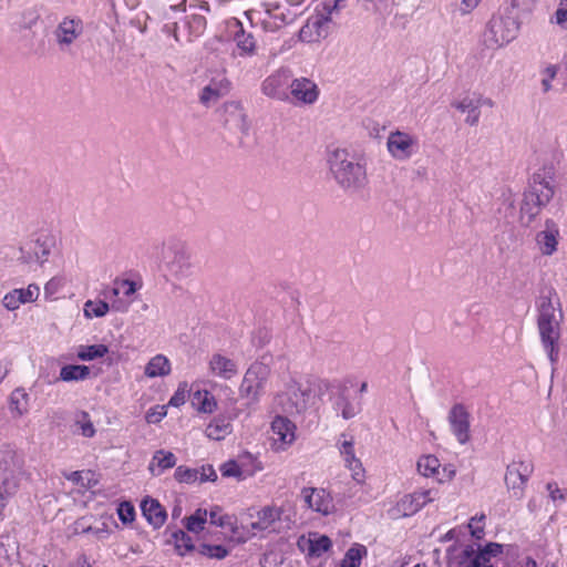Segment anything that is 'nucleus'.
<instances>
[{
  "mask_svg": "<svg viewBox=\"0 0 567 567\" xmlns=\"http://www.w3.org/2000/svg\"><path fill=\"white\" fill-rule=\"evenodd\" d=\"M220 507L215 506L209 512V519L212 525H216L218 527H225L226 526V518L227 516L219 515Z\"/></svg>",
  "mask_w": 567,
  "mask_h": 567,
  "instance_id": "56",
  "label": "nucleus"
},
{
  "mask_svg": "<svg viewBox=\"0 0 567 567\" xmlns=\"http://www.w3.org/2000/svg\"><path fill=\"white\" fill-rule=\"evenodd\" d=\"M447 419L458 443H467L470 441V413L462 403L454 404Z\"/></svg>",
  "mask_w": 567,
  "mask_h": 567,
  "instance_id": "13",
  "label": "nucleus"
},
{
  "mask_svg": "<svg viewBox=\"0 0 567 567\" xmlns=\"http://www.w3.org/2000/svg\"><path fill=\"white\" fill-rule=\"evenodd\" d=\"M166 415V412L164 411V406L161 408L159 411L151 409L146 413V421L147 423H157L159 422L164 416Z\"/></svg>",
  "mask_w": 567,
  "mask_h": 567,
  "instance_id": "61",
  "label": "nucleus"
},
{
  "mask_svg": "<svg viewBox=\"0 0 567 567\" xmlns=\"http://www.w3.org/2000/svg\"><path fill=\"white\" fill-rule=\"evenodd\" d=\"M198 553L208 558L224 559L228 556L229 550L223 545L200 544L197 548Z\"/></svg>",
  "mask_w": 567,
  "mask_h": 567,
  "instance_id": "44",
  "label": "nucleus"
},
{
  "mask_svg": "<svg viewBox=\"0 0 567 567\" xmlns=\"http://www.w3.org/2000/svg\"><path fill=\"white\" fill-rule=\"evenodd\" d=\"M239 30L236 32L234 40L240 56H251L256 53V41L251 33H247L241 25V22L236 20Z\"/></svg>",
  "mask_w": 567,
  "mask_h": 567,
  "instance_id": "29",
  "label": "nucleus"
},
{
  "mask_svg": "<svg viewBox=\"0 0 567 567\" xmlns=\"http://www.w3.org/2000/svg\"><path fill=\"white\" fill-rule=\"evenodd\" d=\"M220 472L224 477H237L238 480H241L244 477L243 470L234 460L224 463L220 466Z\"/></svg>",
  "mask_w": 567,
  "mask_h": 567,
  "instance_id": "48",
  "label": "nucleus"
},
{
  "mask_svg": "<svg viewBox=\"0 0 567 567\" xmlns=\"http://www.w3.org/2000/svg\"><path fill=\"white\" fill-rule=\"evenodd\" d=\"M271 430L284 444H291L295 440L296 425L287 416L277 415L271 422Z\"/></svg>",
  "mask_w": 567,
  "mask_h": 567,
  "instance_id": "24",
  "label": "nucleus"
},
{
  "mask_svg": "<svg viewBox=\"0 0 567 567\" xmlns=\"http://www.w3.org/2000/svg\"><path fill=\"white\" fill-rule=\"evenodd\" d=\"M185 386H186V384L183 388L181 385L178 386V389L176 390V392L173 394V396L171 398V400L168 402L169 405L178 408L185 403V401H186Z\"/></svg>",
  "mask_w": 567,
  "mask_h": 567,
  "instance_id": "55",
  "label": "nucleus"
},
{
  "mask_svg": "<svg viewBox=\"0 0 567 567\" xmlns=\"http://www.w3.org/2000/svg\"><path fill=\"white\" fill-rule=\"evenodd\" d=\"M198 471L186 466H178L174 473V477L179 483H194L197 480Z\"/></svg>",
  "mask_w": 567,
  "mask_h": 567,
  "instance_id": "47",
  "label": "nucleus"
},
{
  "mask_svg": "<svg viewBox=\"0 0 567 567\" xmlns=\"http://www.w3.org/2000/svg\"><path fill=\"white\" fill-rule=\"evenodd\" d=\"M171 363L163 354L153 357L145 367V375L148 378L164 377L169 374Z\"/></svg>",
  "mask_w": 567,
  "mask_h": 567,
  "instance_id": "33",
  "label": "nucleus"
},
{
  "mask_svg": "<svg viewBox=\"0 0 567 567\" xmlns=\"http://www.w3.org/2000/svg\"><path fill=\"white\" fill-rule=\"evenodd\" d=\"M477 549L485 557L486 563L489 564L492 557H497L503 553V545L498 543H487L485 546L478 545Z\"/></svg>",
  "mask_w": 567,
  "mask_h": 567,
  "instance_id": "49",
  "label": "nucleus"
},
{
  "mask_svg": "<svg viewBox=\"0 0 567 567\" xmlns=\"http://www.w3.org/2000/svg\"><path fill=\"white\" fill-rule=\"evenodd\" d=\"M217 474L212 465L202 466L200 482H215Z\"/></svg>",
  "mask_w": 567,
  "mask_h": 567,
  "instance_id": "60",
  "label": "nucleus"
},
{
  "mask_svg": "<svg viewBox=\"0 0 567 567\" xmlns=\"http://www.w3.org/2000/svg\"><path fill=\"white\" fill-rule=\"evenodd\" d=\"M271 360V355L265 354L247 369L239 386V394L247 400L248 404L258 402L264 393L266 382L270 375Z\"/></svg>",
  "mask_w": 567,
  "mask_h": 567,
  "instance_id": "5",
  "label": "nucleus"
},
{
  "mask_svg": "<svg viewBox=\"0 0 567 567\" xmlns=\"http://www.w3.org/2000/svg\"><path fill=\"white\" fill-rule=\"evenodd\" d=\"M560 322H537L542 344L558 342L560 338Z\"/></svg>",
  "mask_w": 567,
  "mask_h": 567,
  "instance_id": "36",
  "label": "nucleus"
},
{
  "mask_svg": "<svg viewBox=\"0 0 567 567\" xmlns=\"http://www.w3.org/2000/svg\"><path fill=\"white\" fill-rule=\"evenodd\" d=\"M556 295L554 289L547 290V293L542 292L539 305H538V319L537 322H560L563 319V312L560 310V303L557 299V308L555 307L553 296Z\"/></svg>",
  "mask_w": 567,
  "mask_h": 567,
  "instance_id": "18",
  "label": "nucleus"
},
{
  "mask_svg": "<svg viewBox=\"0 0 567 567\" xmlns=\"http://www.w3.org/2000/svg\"><path fill=\"white\" fill-rule=\"evenodd\" d=\"M141 511L147 522L155 529L162 527L167 518L165 508L159 504L157 499L151 497H146L142 501Z\"/></svg>",
  "mask_w": 567,
  "mask_h": 567,
  "instance_id": "21",
  "label": "nucleus"
},
{
  "mask_svg": "<svg viewBox=\"0 0 567 567\" xmlns=\"http://www.w3.org/2000/svg\"><path fill=\"white\" fill-rule=\"evenodd\" d=\"M478 3L480 0H462L460 10L463 14L470 13Z\"/></svg>",
  "mask_w": 567,
  "mask_h": 567,
  "instance_id": "63",
  "label": "nucleus"
},
{
  "mask_svg": "<svg viewBox=\"0 0 567 567\" xmlns=\"http://www.w3.org/2000/svg\"><path fill=\"white\" fill-rule=\"evenodd\" d=\"M517 25L512 19H492L486 33L493 47H503L516 37Z\"/></svg>",
  "mask_w": 567,
  "mask_h": 567,
  "instance_id": "11",
  "label": "nucleus"
},
{
  "mask_svg": "<svg viewBox=\"0 0 567 567\" xmlns=\"http://www.w3.org/2000/svg\"><path fill=\"white\" fill-rule=\"evenodd\" d=\"M476 100L474 96H464L462 100L453 102L452 106L462 113H467L465 123L470 126H476L480 121L481 111L477 107Z\"/></svg>",
  "mask_w": 567,
  "mask_h": 567,
  "instance_id": "27",
  "label": "nucleus"
},
{
  "mask_svg": "<svg viewBox=\"0 0 567 567\" xmlns=\"http://www.w3.org/2000/svg\"><path fill=\"white\" fill-rule=\"evenodd\" d=\"M209 367L213 373L226 380L231 379L237 373L236 363L218 353L212 357Z\"/></svg>",
  "mask_w": 567,
  "mask_h": 567,
  "instance_id": "26",
  "label": "nucleus"
},
{
  "mask_svg": "<svg viewBox=\"0 0 567 567\" xmlns=\"http://www.w3.org/2000/svg\"><path fill=\"white\" fill-rule=\"evenodd\" d=\"M291 79V70L287 66H281L264 80L261 91L270 99L289 101L288 89L290 87Z\"/></svg>",
  "mask_w": 567,
  "mask_h": 567,
  "instance_id": "8",
  "label": "nucleus"
},
{
  "mask_svg": "<svg viewBox=\"0 0 567 567\" xmlns=\"http://www.w3.org/2000/svg\"><path fill=\"white\" fill-rule=\"evenodd\" d=\"M556 22L561 28L567 29V7L559 3V8L556 11Z\"/></svg>",
  "mask_w": 567,
  "mask_h": 567,
  "instance_id": "62",
  "label": "nucleus"
},
{
  "mask_svg": "<svg viewBox=\"0 0 567 567\" xmlns=\"http://www.w3.org/2000/svg\"><path fill=\"white\" fill-rule=\"evenodd\" d=\"M56 249V236L49 231H41L20 244L18 260L25 265L38 264L42 267Z\"/></svg>",
  "mask_w": 567,
  "mask_h": 567,
  "instance_id": "4",
  "label": "nucleus"
},
{
  "mask_svg": "<svg viewBox=\"0 0 567 567\" xmlns=\"http://www.w3.org/2000/svg\"><path fill=\"white\" fill-rule=\"evenodd\" d=\"M416 467L422 476L437 477L441 463L436 456L429 454L419 458Z\"/></svg>",
  "mask_w": 567,
  "mask_h": 567,
  "instance_id": "34",
  "label": "nucleus"
},
{
  "mask_svg": "<svg viewBox=\"0 0 567 567\" xmlns=\"http://www.w3.org/2000/svg\"><path fill=\"white\" fill-rule=\"evenodd\" d=\"M460 567H494L473 545H466L460 555Z\"/></svg>",
  "mask_w": 567,
  "mask_h": 567,
  "instance_id": "30",
  "label": "nucleus"
},
{
  "mask_svg": "<svg viewBox=\"0 0 567 567\" xmlns=\"http://www.w3.org/2000/svg\"><path fill=\"white\" fill-rule=\"evenodd\" d=\"M311 398V389L302 388L296 381L287 384V390L277 396V403L287 415H296L306 411Z\"/></svg>",
  "mask_w": 567,
  "mask_h": 567,
  "instance_id": "6",
  "label": "nucleus"
},
{
  "mask_svg": "<svg viewBox=\"0 0 567 567\" xmlns=\"http://www.w3.org/2000/svg\"><path fill=\"white\" fill-rule=\"evenodd\" d=\"M229 432L230 423L221 419L213 421L206 429V435L216 441L223 440Z\"/></svg>",
  "mask_w": 567,
  "mask_h": 567,
  "instance_id": "43",
  "label": "nucleus"
},
{
  "mask_svg": "<svg viewBox=\"0 0 567 567\" xmlns=\"http://www.w3.org/2000/svg\"><path fill=\"white\" fill-rule=\"evenodd\" d=\"M176 465L174 453L165 450H158L154 453L148 470L154 476H159L165 470Z\"/></svg>",
  "mask_w": 567,
  "mask_h": 567,
  "instance_id": "25",
  "label": "nucleus"
},
{
  "mask_svg": "<svg viewBox=\"0 0 567 567\" xmlns=\"http://www.w3.org/2000/svg\"><path fill=\"white\" fill-rule=\"evenodd\" d=\"M0 487L1 493H7V495H14L19 487V481L16 474L3 475Z\"/></svg>",
  "mask_w": 567,
  "mask_h": 567,
  "instance_id": "51",
  "label": "nucleus"
},
{
  "mask_svg": "<svg viewBox=\"0 0 567 567\" xmlns=\"http://www.w3.org/2000/svg\"><path fill=\"white\" fill-rule=\"evenodd\" d=\"M308 555L311 557H320L332 547V542L327 535L317 536L308 542Z\"/></svg>",
  "mask_w": 567,
  "mask_h": 567,
  "instance_id": "42",
  "label": "nucleus"
},
{
  "mask_svg": "<svg viewBox=\"0 0 567 567\" xmlns=\"http://www.w3.org/2000/svg\"><path fill=\"white\" fill-rule=\"evenodd\" d=\"M208 512L205 508H197L194 514L183 519L187 532L198 534L204 530Z\"/></svg>",
  "mask_w": 567,
  "mask_h": 567,
  "instance_id": "35",
  "label": "nucleus"
},
{
  "mask_svg": "<svg viewBox=\"0 0 567 567\" xmlns=\"http://www.w3.org/2000/svg\"><path fill=\"white\" fill-rule=\"evenodd\" d=\"M368 553L367 547L360 544H355L350 547L344 558L342 559L341 567H360L361 559Z\"/></svg>",
  "mask_w": 567,
  "mask_h": 567,
  "instance_id": "39",
  "label": "nucleus"
},
{
  "mask_svg": "<svg viewBox=\"0 0 567 567\" xmlns=\"http://www.w3.org/2000/svg\"><path fill=\"white\" fill-rule=\"evenodd\" d=\"M296 13L286 6H271L266 8V18L262 19L261 25L265 31L275 32L284 25L292 22Z\"/></svg>",
  "mask_w": 567,
  "mask_h": 567,
  "instance_id": "15",
  "label": "nucleus"
},
{
  "mask_svg": "<svg viewBox=\"0 0 567 567\" xmlns=\"http://www.w3.org/2000/svg\"><path fill=\"white\" fill-rule=\"evenodd\" d=\"M39 297V286L13 289L3 297V306L9 310L18 309L21 303L31 302Z\"/></svg>",
  "mask_w": 567,
  "mask_h": 567,
  "instance_id": "20",
  "label": "nucleus"
},
{
  "mask_svg": "<svg viewBox=\"0 0 567 567\" xmlns=\"http://www.w3.org/2000/svg\"><path fill=\"white\" fill-rule=\"evenodd\" d=\"M554 196V187L550 178L545 173L533 175L528 189L524 194L520 206V223L528 227L539 214L542 207L546 206Z\"/></svg>",
  "mask_w": 567,
  "mask_h": 567,
  "instance_id": "3",
  "label": "nucleus"
},
{
  "mask_svg": "<svg viewBox=\"0 0 567 567\" xmlns=\"http://www.w3.org/2000/svg\"><path fill=\"white\" fill-rule=\"evenodd\" d=\"M217 406L215 398L205 391L204 398L199 402L198 410L204 413H213Z\"/></svg>",
  "mask_w": 567,
  "mask_h": 567,
  "instance_id": "54",
  "label": "nucleus"
},
{
  "mask_svg": "<svg viewBox=\"0 0 567 567\" xmlns=\"http://www.w3.org/2000/svg\"><path fill=\"white\" fill-rule=\"evenodd\" d=\"M318 94L317 85L307 78L295 79L290 83L289 100L296 104H312Z\"/></svg>",
  "mask_w": 567,
  "mask_h": 567,
  "instance_id": "16",
  "label": "nucleus"
},
{
  "mask_svg": "<svg viewBox=\"0 0 567 567\" xmlns=\"http://www.w3.org/2000/svg\"><path fill=\"white\" fill-rule=\"evenodd\" d=\"M353 445H354L353 439H351L349 441L346 440L340 443L339 450H340V454L344 458L346 465L352 472V478L354 481H357L358 483H360L363 480L364 471H363L360 460H358L355 457Z\"/></svg>",
  "mask_w": 567,
  "mask_h": 567,
  "instance_id": "23",
  "label": "nucleus"
},
{
  "mask_svg": "<svg viewBox=\"0 0 567 567\" xmlns=\"http://www.w3.org/2000/svg\"><path fill=\"white\" fill-rule=\"evenodd\" d=\"M344 392L346 389L339 390L338 396L333 403V408L336 411L341 410V416L344 420H350L359 413L360 409H358L348 400Z\"/></svg>",
  "mask_w": 567,
  "mask_h": 567,
  "instance_id": "37",
  "label": "nucleus"
},
{
  "mask_svg": "<svg viewBox=\"0 0 567 567\" xmlns=\"http://www.w3.org/2000/svg\"><path fill=\"white\" fill-rule=\"evenodd\" d=\"M343 2H344V0H324V2H323V10L326 12L324 16H328L330 18V16L332 14L333 11H338L340 8L343 7Z\"/></svg>",
  "mask_w": 567,
  "mask_h": 567,
  "instance_id": "59",
  "label": "nucleus"
},
{
  "mask_svg": "<svg viewBox=\"0 0 567 567\" xmlns=\"http://www.w3.org/2000/svg\"><path fill=\"white\" fill-rule=\"evenodd\" d=\"M91 370L83 364H65L60 370L59 381L76 382L84 381L90 377Z\"/></svg>",
  "mask_w": 567,
  "mask_h": 567,
  "instance_id": "31",
  "label": "nucleus"
},
{
  "mask_svg": "<svg viewBox=\"0 0 567 567\" xmlns=\"http://www.w3.org/2000/svg\"><path fill=\"white\" fill-rule=\"evenodd\" d=\"M110 307L109 303L102 300L92 301L87 300L84 305V315L87 318H100L107 313Z\"/></svg>",
  "mask_w": 567,
  "mask_h": 567,
  "instance_id": "45",
  "label": "nucleus"
},
{
  "mask_svg": "<svg viewBox=\"0 0 567 567\" xmlns=\"http://www.w3.org/2000/svg\"><path fill=\"white\" fill-rule=\"evenodd\" d=\"M301 494L309 508L322 515H329L333 512L332 497L324 488L303 487Z\"/></svg>",
  "mask_w": 567,
  "mask_h": 567,
  "instance_id": "14",
  "label": "nucleus"
},
{
  "mask_svg": "<svg viewBox=\"0 0 567 567\" xmlns=\"http://www.w3.org/2000/svg\"><path fill=\"white\" fill-rule=\"evenodd\" d=\"M109 352L105 344L81 346L78 351V358L82 361H92L103 358Z\"/></svg>",
  "mask_w": 567,
  "mask_h": 567,
  "instance_id": "41",
  "label": "nucleus"
},
{
  "mask_svg": "<svg viewBox=\"0 0 567 567\" xmlns=\"http://www.w3.org/2000/svg\"><path fill=\"white\" fill-rule=\"evenodd\" d=\"M386 147L392 157L398 161H406L416 153L419 141L414 135L395 131L389 134Z\"/></svg>",
  "mask_w": 567,
  "mask_h": 567,
  "instance_id": "9",
  "label": "nucleus"
},
{
  "mask_svg": "<svg viewBox=\"0 0 567 567\" xmlns=\"http://www.w3.org/2000/svg\"><path fill=\"white\" fill-rule=\"evenodd\" d=\"M172 538L175 542V549L181 556H185L186 553H192L196 549L192 537L183 529L173 532Z\"/></svg>",
  "mask_w": 567,
  "mask_h": 567,
  "instance_id": "38",
  "label": "nucleus"
},
{
  "mask_svg": "<svg viewBox=\"0 0 567 567\" xmlns=\"http://www.w3.org/2000/svg\"><path fill=\"white\" fill-rule=\"evenodd\" d=\"M557 72V65H547L540 71V84L543 93H547L551 90V81L556 78Z\"/></svg>",
  "mask_w": 567,
  "mask_h": 567,
  "instance_id": "46",
  "label": "nucleus"
},
{
  "mask_svg": "<svg viewBox=\"0 0 567 567\" xmlns=\"http://www.w3.org/2000/svg\"><path fill=\"white\" fill-rule=\"evenodd\" d=\"M153 256L166 280H186L196 275L192 250L181 238L169 237L157 244Z\"/></svg>",
  "mask_w": 567,
  "mask_h": 567,
  "instance_id": "1",
  "label": "nucleus"
},
{
  "mask_svg": "<svg viewBox=\"0 0 567 567\" xmlns=\"http://www.w3.org/2000/svg\"><path fill=\"white\" fill-rule=\"evenodd\" d=\"M141 287L142 286H111L107 291L104 292V296L106 298L114 297L113 308L116 311H124L132 302L130 298L135 295Z\"/></svg>",
  "mask_w": 567,
  "mask_h": 567,
  "instance_id": "22",
  "label": "nucleus"
},
{
  "mask_svg": "<svg viewBox=\"0 0 567 567\" xmlns=\"http://www.w3.org/2000/svg\"><path fill=\"white\" fill-rule=\"evenodd\" d=\"M546 489L549 493V497L556 502V501H565V494L564 492L558 487L557 483L549 482L546 485Z\"/></svg>",
  "mask_w": 567,
  "mask_h": 567,
  "instance_id": "57",
  "label": "nucleus"
},
{
  "mask_svg": "<svg viewBox=\"0 0 567 567\" xmlns=\"http://www.w3.org/2000/svg\"><path fill=\"white\" fill-rule=\"evenodd\" d=\"M330 18L323 13L310 17L299 31V39L307 43L317 42L328 34Z\"/></svg>",
  "mask_w": 567,
  "mask_h": 567,
  "instance_id": "17",
  "label": "nucleus"
},
{
  "mask_svg": "<svg viewBox=\"0 0 567 567\" xmlns=\"http://www.w3.org/2000/svg\"><path fill=\"white\" fill-rule=\"evenodd\" d=\"M543 347H544L545 351L547 352V355H548L551 364L556 363L558 361V355H559L558 342H553L551 344L544 343Z\"/></svg>",
  "mask_w": 567,
  "mask_h": 567,
  "instance_id": "58",
  "label": "nucleus"
},
{
  "mask_svg": "<svg viewBox=\"0 0 567 567\" xmlns=\"http://www.w3.org/2000/svg\"><path fill=\"white\" fill-rule=\"evenodd\" d=\"M84 25L81 19L65 17L55 28L53 34L61 51L70 47L82 35Z\"/></svg>",
  "mask_w": 567,
  "mask_h": 567,
  "instance_id": "10",
  "label": "nucleus"
},
{
  "mask_svg": "<svg viewBox=\"0 0 567 567\" xmlns=\"http://www.w3.org/2000/svg\"><path fill=\"white\" fill-rule=\"evenodd\" d=\"M534 471L532 462L519 461L507 465L505 473V484L511 496L522 499L525 494V487Z\"/></svg>",
  "mask_w": 567,
  "mask_h": 567,
  "instance_id": "7",
  "label": "nucleus"
},
{
  "mask_svg": "<svg viewBox=\"0 0 567 567\" xmlns=\"http://www.w3.org/2000/svg\"><path fill=\"white\" fill-rule=\"evenodd\" d=\"M29 395L24 389L18 388L10 395V409L18 416L23 415L28 411Z\"/></svg>",
  "mask_w": 567,
  "mask_h": 567,
  "instance_id": "40",
  "label": "nucleus"
},
{
  "mask_svg": "<svg viewBox=\"0 0 567 567\" xmlns=\"http://www.w3.org/2000/svg\"><path fill=\"white\" fill-rule=\"evenodd\" d=\"M81 430H82V434L85 437H92L95 434V429H94L93 424L90 421H87L86 423L82 424Z\"/></svg>",
  "mask_w": 567,
  "mask_h": 567,
  "instance_id": "64",
  "label": "nucleus"
},
{
  "mask_svg": "<svg viewBox=\"0 0 567 567\" xmlns=\"http://www.w3.org/2000/svg\"><path fill=\"white\" fill-rule=\"evenodd\" d=\"M223 95L218 93V90L210 87L209 84H207L199 96V100L203 104L209 105L210 103L217 102Z\"/></svg>",
  "mask_w": 567,
  "mask_h": 567,
  "instance_id": "52",
  "label": "nucleus"
},
{
  "mask_svg": "<svg viewBox=\"0 0 567 567\" xmlns=\"http://www.w3.org/2000/svg\"><path fill=\"white\" fill-rule=\"evenodd\" d=\"M558 235L557 224L551 219H547L545 221V229L536 235V243L543 255L550 256L556 251Z\"/></svg>",
  "mask_w": 567,
  "mask_h": 567,
  "instance_id": "19",
  "label": "nucleus"
},
{
  "mask_svg": "<svg viewBox=\"0 0 567 567\" xmlns=\"http://www.w3.org/2000/svg\"><path fill=\"white\" fill-rule=\"evenodd\" d=\"M23 461L12 449L0 451V471L3 475H13L21 471Z\"/></svg>",
  "mask_w": 567,
  "mask_h": 567,
  "instance_id": "28",
  "label": "nucleus"
},
{
  "mask_svg": "<svg viewBox=\"0 0 567 567\" xmlns=\"http://www.w3.org/2000/svg\"><path fill=\"white\" fill-rule=\"evenodd\" d=\"M209 85L218 90V93L224 96L229 91L230 82L224 74H219L218 78L210 80Z\"/></svg>",
  "mask_w": 567,
  "mask_h": 567,
  "instance_id": "53",
  "label": "nucleus"
},
{
  "mask_svg": "<svg viewBox=\"0 0 567 567\" xmlns=\"http://www.w3.org/2000/svg\"><path fill=\"white\" fill-rule=\"evenodd\" d=\"M327 161L336 182L343 189L357 192L368 184L365 165L346 148H331Z\"/></svg>",
  "mask_w": 567,
  "mask_h": 567,
  "instance_id": "2",
  "label": "nucleus"
},
{
  "mask_svg": "<svg viewBox=\"0 0 567 567\" xmlns=\"http://www.w3.org/2000/svg\"><path fill=\"white\" fill-rule=\"evenodd\" d=\"M437 492L434 489L417 491L404 495L396 504L398 512L404 516H412L423 508L427 503L436 498Z\"/></svg>",
  "mask_w": 567,
  "mask_h": 567,
  "instance_id": "12",
  "label": "nucleus"
},
{
  "mask_svg": "<svg viewBox=\"0 0 567 567\" xmlns=\"http://www.w3.org/2000/svg\"><path fill=\"white\" fill-rule=\"evenodd\" d=\"M117 514L123 524H128L135 518V508L130 502H123L117 508Z\"/></svg>",
  "mask_w": 567,
  "mask_h": 567,
  "instance_id": "50",
  "label": "nucleus"
},
{
  "mask_svg": "<svg viewBox=\"0 0 567 567\" xmlns=\"http://www.w3.org/2000/svg\"><path fill=\"white\" fill-rule=\"evenodd\" d=\"M280 509L266 506L258 512V520L251 523V528L259 530H275L272 524L280 518Z\"/></svg>",
  "mask_w": 567,
  "mask_h": 567,
  "instance_id": "32",
  "label": "nucleus"
}]
</instances>
